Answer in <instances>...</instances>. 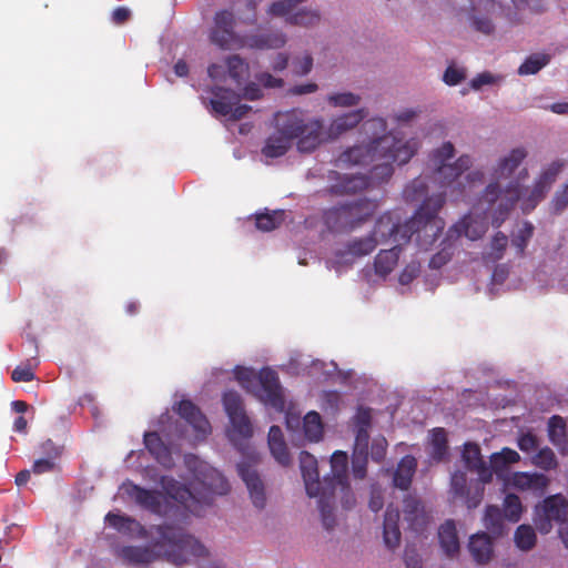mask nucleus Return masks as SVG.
Masks as SVG:
<instances>
[{"instance_id":"bb28decb","label":"nucleus","mask_w":568,"mask_h":568,"mask_svg":"<svg viewBox=\"0 0 568 568\" xmlns=\"http://www.w3.org/2000/svg\"><path fill=\"white\" fill-rule=\"evenodd\" d=\"M335 176H338V182L331 185V193L333 194H348L365 191L369 187H374L371 180L363 174L339 176L337 172H333Z\"/></svg>"},{"instance_id":"a18cd8bd","label":"nucleus","mask_w":568,"mask_h":568,"mask_svg":"<svg viewBox=\"0 0 568 568\" xmlns=\"http://www.w3.org/2000/svg\"><path fill=\"white\" fill-rule=\"evenodd\" d=\"M429 190L427 185V176L415 178L404 189V199L407 202H416L424 197Z\"/></svg>"},{"instance_id":"2f4dec72","label":"nucleus","mask_w":568,"mask_h":568,"mask_svg":"<svg viewBox=\"0 0 568 568\" xmlns=\"http://www.w3.org/2000/svg\"><path fill=\"white\" fill-rule=\"evenodd\" d=\"M510 483L511 486L519 490H531L535 494H542L548 486V478L545 474L515 473Z\"/></svg>"},{"instance_id":"0e129e2a","label":"nucleus","mask_w":568,"mask_h":568,"mask_svg":"<svg viewBox=\"0 0 568 568\" xmlns=\"http://www.w3.org/2000/svg\"><path fill=\"white\" fill-rule=\"evenodd\" d=\"M271 455L281 466H287L291 462L285 443H268Z\"/></svg>"},{"instance_id":"a878e982","label":"nucleus","mask_w":568,"mask_h":568,"mask_svg":"<svg viewBox=\"0 0 568 568\" xmlns=\"http://www.w3.org/2000/svg\"><path fill=\"white\" fill-rule=\"evenodd\" d=\"M286 43V36L282 31H263L245 36L244 44L248 49L271 50L280 49Z\"/></svg>"},{"instance_id":"de8ad7c7","label":"nucleus","mask_w":568,"mask_h":568,"mask_svg":"<svg viewBox=\"0 0 568 568\" xmlns=\"http://www.w3.org/2000/svg\"><path fill=\"white\" fill-rule=\"evenodd\" d=\"M440 251L436 252L434 256L429 260V267L434 270H439L447 262L450 261L453 256V251L455 250V244L452 240L446 239L440 243Z\"/></svg>"},{"instance_id":"aec40b11","label":"nucleus","mask_w":568,"mask_h":568,"mask_svg":"<svg viewBox=\"0 0 568 568\" xmlns=\"http://www.w3.org/2000/svg\"><path fill=\"white\" fill-rule=\"evenodd\" d=\"M179 416L189 425L193 426L195 439H204L210 434L211 426L200 408L190 399H182L175 407Z\"/></svg>"},{"instance_id":"69168bd1","label":"nucleus","mask_w":568,"mask_h":568,"mask_svg":"<svg viewBox=\"0 0 568 568\" xmlns=\"http://www.w3.org/2000/svg\"><path fill=\"white\" fill-rule=\"evenodd\" d=\"M471 27L486 36H490L495 31V24L485 16L471 17Z\"/></svg>"},{"instance_id":"ddd939ff","label":"nucleus","mask_w":568,"mask_h":568,"mask_svg":"<svg viewBox=\"0 0 568 568\" xmlns=\"http://www.w3.org/2000/svg\"><path fill=\"white\" fill-rule=\"evenodd\" d=\"M235 22V14L232 10L216 11L209 33L211 43L220 49H229L234 44L236 41Z\"/></svg>"},{"instance_id":"473e14b6","label":"nucleus","mask_w":568,"mask_h":568,"mask_svg":"<svg viewBox=\"0 0 568 568\" xmlns=\"http://www.w3.org/2000/svg\"><path fill=\"white\" fill-rule=\"evenodd\" d=\"M417 467L416 458L412 455H405L400 458L398 466L394 471L393 484L394 487L407 490L410 487L412 478H414Z\"/></svg>"},{"instance_id":"f257e3e1","label":"nucleus","mask_w":568,"mask_h":568,"mask_svg":"<svg viewBox=\"0 0 568 568\" xmlns=\"http://www.w3.org/2000/svg\"><path fill=\"white\" fill-rule=\"evenodd\" d=\"M419 142L416 139L402 141L394 133H384L383 135L371 140L365 145H354L342 154L337 160L338 165H369L375 163L369 171V179L373 185H381L389 181L394 174V166L404 165L416 154Z\"/></svg>"},{"instance_id":"58836bf2","label":"nucleus","mask_w":568,"mask_h":568,"mask_svg":"<svg viewBox=\"0 0 568 568\" xmlns=\"http://www.w3.org/2000/svg\"><path fill=\"white\" fill-rule=\"evenodd\" d=\"M285 221V212L275 210L273 212H263L255 215V227L261 232H271L278 229Z\"/></svg>"},{"instance_id":"e2e57ef3","label":"nucleus","mask_w":568,"mask_h":568,"mask_svg":"<svg viewBox=\"0 0 568 568\" xmlns=\"http://www.w3.org/2000/svg\"><path fill=\"white\" fill-rule=\"evenodd\" d=\"M465 78L466 73L464 69L458 68L455 64H450L448 68H446L444 77H442V80H444L445 84L449 87H455L459 84L463 80H465Z\"/></svg>"},{"instance_id":"5701e85b","label":"nucleus","mask_w":568,"mask_h":568,"mask_svg":"<svg viewBox=\"0 0 568 568\" xmlns=\"http://www.w3.org/2000/svg\"><path fill=\"white\" fill-rule=\"evenodd\" d=\"M300 468L306 494L308 496H317L318 489L324 485V480H320L318 462H316L314 455L305 450L301 452Z\"/></svg>"},{"instance_id":"f704fd0d","label":"nucleus","mask_w":568,"mask_h":568,"mask_svg":"<svg viewBox=\"0 0 568 568\" xmlns=\"http://www.w3.org/2000/svg\"><path fill=\"white\" fill-rule=\"evenodd\" d=\"M144 446L148 448L150 455L154 457L156 462L165 467H170L171 459L169 447L164 445L160 435L155 432H148L144 434Z\"/></svg>"},{"instance_id":"4c0bfd02","label":"nucleus","mask_w":568,"mask_h":568,"mask_svg":"<svg viewBox=\"0 0 568 568\" xmlns=\"http://www.w3.org/2000/svg\"><path fill=\"white\" fill-rule=\"evenodd\" d=\"M447 435L444 427H435L430 430V458L442 462L447 456Z\"/></svg>"},{"instance_id":"c756f323","label":"nucleus","mask_w":568,"mask_h":568,"mask_svg":"<svg viewBox=\"0 0 568 568\" xmlns=\"http://www.w3.org/2000/svg\"><path fill=\"white\" fill-rule=\"evenodd\" d=\"M438 539L440 548L444 550L446 557L454 558L459 554V537H457L454 520H445V523L439 526Z\"/></svg>"},{"instance_id":"13d9d810","label":"nucleus","mask_w":568,"mask_h":568,"mask_svg":"<svg viewBox=\"0 0 568 568\" xmlns=\"http://www.w3.org/2000/svg\"><path fill=\"white\" fill-rule=\"evenodd\" d=\"M227 70L230 78L234 79L235 83H240L245 72L248 70V65L240 55H233L227 59Z\"/></svg>"},{"instance_id":"5fc2aeb1","label":"nucleus","mask_w":568,"mask_h":568,"mask_svg":"<svg viewBox=\"0 0 568 568\" xmlns=\"http://www.w3.org/2000/svg\"><path fill=\"white\" fill-rule=\"evenodd\" d=\"M234 377L239 381L240 385L245 388V390H252L258 381V373H255L253 368L239 366L234 369Z\"/></svg>"},{"instance_id":"4be33fe9","label":"nucleus","mask_w":568,"mask_h":568,"mask_svg":"<svg viewBox=\"0 0 568 568\" xmlns=\"http://www.w3.org/2000/svg\"><path fill=\"white\" fill-rule=\"evenodd\" d=\"M487 231V223L484 217H474L471 214L464 216L456 225L446 233V239L452 241L465 236L471 241L479 240Z\"/></svg>"},{"instance_id":"e433bc0d","label":"nucleus","mask_w":568,"mask_h":568,"mask_svg":"<svg viewBox=\"0 0 568 568\" xmlns=\"http://www.w3.org/2000/svg\"><path fill=\"white\" fill-rule=\"evenodd\" d=\"M519 459L520 455L509 447H505L501 452L490 455L488 466L491 470V475H503L511 464L517 463Z\"/></svg>"},{"instance_id":"052dcab7","label":"nucleus","mask_w":568,"mask_h":568,"mask_svg":"<svg viewBox=\"0 0 568 568\" xmlns=\"http://www.w3.org/2000/svg\"><path fill=\"white\" fill-rule=\"evenodd\" d=\"M551 184H545L539 181L535 182L534 189L530 191L528 200L525 201V209L532 210L541 200L545 199L546 193L550 190Z\"/></svg>"},{"instance_id":"c85d7f7f","label":"nucleus","mask_w":568,"mask_h":568,"mask_svg":"<svg viewBox=\"0 0 568 568\" xmlns=\"http://www.w3.org/2000/svg\"><path fill=\"white\" fill-rule=\"evenodd\" d=\"M468 549L471 558L479 565H488L493 556V544L486 532H477L470 537Z\"/></svg>"},{"instance_id":"6e6d98bb","label":"nucleus","mask_w":568,"mask_h":568,"mask_svg":"<svg viewBox=\"0 0 568 568\" xmlns=\"http://www.w3.org/2000/svg\"><path fill=\"white\" fill-rule=\"evenodd\" d=\"M534 464L535 466L549 471L551 469H555L557 467V460L555 453L548 448H541L534 457Z\"/></svg>"},{"instance_id":"0eeeda50","label":"nucleus","mask_w":568,"mask_h":568,"mask_svg":"<svg viewBox=\"0 0 568 568\" xmlns=\"http://www.w3.org/2000/svg\"><path fill=\"white\" fill-rule=\"evenodd\" d=\"M375 200L359 199L337 205L325 212V224L334 232H352L374 215Z\"/></svg>"},{"instance_id":"603ef678","label":"nucleus","mask_w":568,"mask_h":568,"mask_svg":"<svg viewBox=\"0 0 568 568\" xmlns=\"http://www.w3.org/2000/svg\"><path fill=\"white\" fill-rule=\"evenodd\" d=\"M505 518L511 523H517L521 515V501L515 494H507L504 501Z\"/></svg>"},{"instance_id":"c9c22d12","label":"nucleus","mask_w":568,"mask_h":568,"mask_svg":"<svg viewBox=\"0 0 568 568\" xmlns=\"http://www.w3.org/2000/svg\"><path fill=\"white\" fill-rule=\"evenodd\" d=\"M332 477H324L326 488H334V483H347V455L343 450H335L331 456Z\"/></svg>"},{"instance_id":"37998d69","label":"nucleus","mask_w":568,"mask_h":568,"mask_svg":"<svg viewBox=\"0 0 568 568\" xmlns=\"http://www.w3.org/2000/svg\"><path fill=\"white\" fill-rule=\"evenodd\" d=\"M320 12L313 9H301L300 11L286 17V24L298 27H313L318 24Z\"/></svg>"},{"instance_id":"20e7f679","label":"nucleus","mask_w":568,"mask_h":568,"mask_svg":"<svg viewBox=\"0 0 568 568\" xmlns=\"http://www.w3.org/2000/svg\"><path fill=\"white\" fill-rule=\"evenodd\" d=\"M445 192L426 196L414 216L404 223V233L400 234L402 241L408 243L415 236L416 244L420 250L428 251L445 229V221L437 215L445 205Z\"/></svg>"},{"instance_id":"49530a36","label":"nucleus","mask_w":568,"mask_h":568,"mask_svg":"<svg viewBox=\"0 0 568 568\" xmlns=\"http://www.w3.org/2000/svg\"><path fill=\"white\" fill-rule=\"evenodd\" d=\"M515 545L524 551L531 550L536 545L535 529L529 525H521L515 531Z\"/></svg>"},{"instance_id":"dca6fc26","label":"nucleus","mask_w":568,"mask_h":568,"mask_svg":"<svg viewBox=\"0 0 568 568\" xmlns=\"http://www.w3.org/2000/svg\"><path fill=\"white\" fill-rule=\"evenodd\" d=\"M122 490L124 494L129 496L130 499L134 500V503L143 509L152 513V514H163L164 511V497L158 490L144 489L133 483H124L122 486Z\"/></svg>"},{"instance_id":"bf43d9fd","label":"nucleus","mask_w":568,"mask_h":568,"mask_svg":"<svg viewBox=\"0 0 568 568\" xmlns=\"http://www.w3.org/2000/svg\"><path fill=\"white\" fill-rule=\"evenodd\" d=\"M507 247V236L504 232L497 231L494 235V239L490 241V254L489 257L491 261L496 262L501 260L505 255V251Z\"/></svg>"},{"instance_id":"680f3d73","label":"nucleus","mask_w":568,"mask_h":568,"mask_svg":"<svg viewBox=\"0 0 568 568\" xmlns=\"http://www.w3.org/2000/svg\"><path fill=\"white\" fill-rule=\"evenodd\" d=\"M313 65L314 60L306 53L293 60V63H291V72H293L295 77H305L311 72Z\"/></svg>"},{"instance_id":"1a4fd4ad","label":"nucleus","mask_w":568,"mask_h":568,"mask_svg":"<svg viewBox=\"0 0 568 568\" xmlns=\"http://www.w3.org/2000/svg\"><path fill=\"white\" fill-rule=\"evenodd\" d=\"M519 199L520 185L517 182H511L506 189H501L497 182L487 184L481 193V201L488 205L497 203L491 225L499 227Z\"/></svg>"},{"instance_id":"4d7b16f0","label":"nucleus","mask_w":568,"mask_h":568,"mask_svg":"<svg viewBox=\"0 0 568 568\" xmlns=\"http://www.w3.org/2000/svg\"><path fill=\"white\" fill-rule=\"evenodd\" d=\"M566 161L556 160L541 171L539 178L536 181H539L545 184L552 185L556 181V178L561 173V170L565 169Z\"/></svg>"},{"instance_id":"b1692460","label":"nucleus","mask_w":568,"mask_h":568,"mask_svg":"<svg viewBox=\"0 0 568 568\" xmlns=\"http://www.w3.org/2000/svg\"><path fill=\"white\" fill-rule=\"evenodd\" d=\"M462 460H464L466 469L476 473L480 477V481H491V470L481 457L480 447L477 444L465 443L464 450H462Z\"/></svg>"},{"instance_id":"9b49d317","label":"nucleus","mask_w":568,"mask_h":568,"mask_svg":"<svg viewBox=\"0 0 568 568\" xmlns=\"http://www.w3.org/2000/svg\"><path fill=\"white\" fill-rule=\"evenodd\" d=\"M247 392L255 395L264 405H270L278 410L284 408L285 400L284 395H282L278 374L272 368H261L257 386Z\"/></svg>"},{"instance_id":"09e8293b","label":"nucleus","mask_w":568,"mask_h":568,"mask_svg":"<svg viewBox=\"0 0 568 568\" xmlns=\"http://www.w3.org/2000/svg\"><path fill=\"white\" fill-rule=\"evenodd\" d=\"M306 0H277L270 4L267 13L271 17H290L294 14L295 8Z\"/></svg>"},{"instance_id":"a211bd4d","label":"nucleus","mask_w":568,"mask_h":568,"mask_svg":"<svg viewBox=\"0 0 568 568\" xmlns=\"http://www.w3.org/2000/svg\"><path fill=\"white\" fill-rule=\"evenodd\" d=\"M104 521L118 532L123 534L131 538H154L155 530L153 528L159 525H153L149 529L142 526L139 520L129 517L126 515H120L115 513H108L106 517H104Z\"/></svg>"},{"instance_id":"39448f33","label":"nucleus","mask_w":568,"mask_h":568,"mask_svg":"<svg viewBox=\"0 0 568 568\" xmlns=\"http://www.w3.org/2000/svg\"><path fill=\"white\" fill-rule=\"evenodd\" d=\"M229 490L230 485L223 474L204 465L197 480L190 483V487H175L174 491H170V496L183 505L186 510L200 516L204 506H211L215 495H226Z\"/></svg>"},{"instance_id":"774afa93","label":"nucleus","mask_w":568,"mask_h":568,"mask_svg":"<svg viewBox=\"0 0 568 568\" xmlns=\"http://www.w3.org/2000/svg\"><path fill=\"white\" fill-rule=\"evenodd\" d=\"M568 205V189L564 187L561 191H557L554 200H551V206H554L555 213H561Z\"/></svg>"},{"instance_id":"f3484780","label":"nucleus","mask_w":568,"mask_h":568,"mask_svg":"<svg viewBox=\"0 0 568 568\" xmlns=\"http://www.w3.org/2000/svg\"><path fill=\"white\" fill-rule=\"evenodd\" d=\"M403 233V224L398 215L392 212H385L376 220L373 232L368 236H374L379 243L386 244L390 241L395 245H404L405 243L400 239Z\"/></svg>"},{"instance_id":"ea45409f","label":"nucleus","mask_w":568,"mask_h":568,"mask_svg":"<svg viewBox=\"0 0 568 568\" xmlns=\"http://www.w3.org/2000/svg\"><path fill=\"white\" fill-rule=\"evenodd\" d=\"M324 434V425L321 415L315 410H310L304 416V435L310 442L316 443Z\"/></svg>"},{"instance_id":"6e6552de","label":"nucleus","mask_w":568,"mask_h":568,"mask_svg":"<svg viewBox=\"0 0 568 568\" xmlns=\"http://www.w3.org/2000/svg\"><path fill=\"white\" fill-rule=\"evenodd\" d=\"M337 495H339L341 505L344 509H351L355 506V496L352 493L349 481L334 483V488H326L323 485L318 489V495L310 496L318 499L321 520H323L325 529H332L335 526L334 504Z\"/></svg>"},{"instance_id":"338daca9","label":"nucleus","mask_w":568,"mask_h":568,"mask_svg":"<svg viewBox=\"0 0 568 568\" xmlns=\"http://www.w3.org/2000/svg\"><path fill=\"white\" fill-rule=\"evenodd\" d=\"M366 463L367 454H353V474L355 478H365Z\"/></svg>"},{"instance_id":"a19ab883","label":"nucleus","mask_w":568,"mask_h":568,"mask_svg":"<svg viewBox=\"0 0 568 568\" xmlns=\"http://www.w3.org/2000/svg\"><path fill=\"white\" fill-rule=\"evenodd\" d=\"M526 159L525 149H515L510 151L509 155L501 159L497 164L496 174L500 176L510 175L515 172L518 165Z\"/></svg>"},{"instance_id":"3c124183","label":"nucleus","mask_w":568,"mask_h":568,"mask_svg":"<svg viewBox=\"0 0 568 568\" xmlns=\"http://www.w3.org/2000/svg\"><path fill=\"white\" fill-rule=\"evenodd\" d=\"M326 102L334 108H354L361 102V97L352 92H341L328 94Z\"/></svg>"},{"instance_id":"6ab92c4d","label":"nucleus","mask_w":568,"mask_h":568,"mask_svg":"<svg viewBox=\"0 0 568 568\" xmlns=\"http://www.w3.org/2000/svg\"><path fill=\"white\" fill-rule=\"evenodd\" d=\"M402 515L408 529L419 534L429 523V515L425 510V506L420 499L415 496H406L402 501Z\"/></svg>"},{"instance_id":"4468645a","label":"nucleus","mask_w":568,"mask_h":568,"mask_svg":"<svg viewBox=\"0 0 568 568\" xmlns=\"http://www.w3.org/2000/svg\"><path fill=\"white\" fill-rule=\"evenodd\" d=\"M223 406L234 430L241 437L250 438L252 436V426L248 416L245 414L241 395L234 390L224 392Z\"/></svg>"},{"instance_id":"9d476101","label":"nucleus","mask_w":568,"mask_h":568,"mask_svg":"<svg viewBox=\"0 0 568 568\" xmlns=\"http://www.w3.org/2000/svg\"><path fill=\"white\" fill-rule=\"evenodd\" d=\"M568 501L561 494H555L536 505L535 526L541 534L550 532L552 525L568 523Z\"/></svg>"},{"instance_id":"864d4df0","label":"nucleus","mask_w":568,"mask_h":568,"mask_svg":"<svg viewBox=\"0 0 568 568\" xmlns=\"http://www.w3.org/2000/svg\"><path fill=\"white\" fill-rule=\"evenodd\" d=\"M548 63L547 55H531L517 69L519 75H534Z\"/></svg>"},{"instance_id":"72a5a7b5","label":"nucleus","mask_w":568,"mask_h":568,"mask_svg":"<svg viewBox=\"0 0 568 568\" xmlns=\"http://www.w3.org/2000/svg\"><path fill=\"white\" fill-rule=\"evenodd\" d=\"M400 246L394 245L389 250L379 251L378 255L374 260L375 274L382 278H385L390 272L394 271L397 260H399Z\"/></svg>"},{"instance_id":"c03bdc74","label":"nucleus","mask_w":568,"mask_h":568,"mask_svg":"<svg viewBox=\"0 0 568 568\" xmlns=\"http://www.w3.org/2000/svg\"><path fill=\"white\" fill-rule=\"evenodd\" d=\"M534 232L535 226L529 221H525L521 227L511 236V246L516 248L517 255H525L527 244H529Z\"/></svg>"},{"instance_id":"423d86ee","label":"nucleus","mask_w":568,"mask_h":568,"mask_svg":"<svg viewBox=\"0 0 568 568\" xmlns=\"http://www.w3.org/2000/svg\"><path fill=\"white\" fill-rule=\"evenodd\" d=\"M455 155V148L450 142H445L430 155L435 169L433 172L434 183L439 189H450L456 199L466 196L465 184L459 181L462 174L469 170L471 159L469 155H460L453 164H446Z\"/></svg>"},{"instance_id":"cd10ccee","label":"nucleus","mask_w":568,"mask_h":568,"mask_svg":"<svg viewBox=\"0 0 568 568\" xmlns=\"http://www.w3.org/2000/svg\"><path fill=\"white\" fill-rule=\"evenodd\" d=\"M366 115L367 112L365 109H357L335 118L329 125V139L338 138L339 134L351 131L361 122H363Z\"/></svg>"},{"instance_id":"f03ea898","label":"nucleus","mask_w":568,"mask_h":568,"mask_svg":"<svg viewBox=\"0 0 568 568\" xmlns=\"http://www.w3.org/2000/svg\"><path fill=\"white\" fill-rule=\"evenodd\" d=\"M153 529L155 537H150V545L124 546L120 548V557L130 565H150L164 560L178 567L189 564L193 558L206 557L204 545L185 534L183 528L160 525Z\"/></svg>"},{"instance_id":"7c9ffc66","label":"nucleus","mask_w":568,"mask_h":568,"mask_svg":"<svg viewBox=\"0 0 568 568\" xmlns=\"http://www.w3.org/2000/svg\"><path fill=\"white\" fill-rule=\"evenodd\" d=\"M399 510L390 505L384 517V542L388 549H396L400 544Z\"/></svg>"},{"instance_id":"79ce46f5","label":"nucleus","mask_w":568,"mask_h":568,"mask_svg":"<svg viewBox=\"0 0 568 568\" xmlns=\"http://www.w3.org/2000/svg\"><path fill=\"white\" fill-rule=\"evenodd\" d=\"M547 434L549 439L556 447H561L566 444V422L561 416L554 415L547 423Z\"/></svg>"},{"instance_id":"8fccbe9b","label":"nucleus","mask_w":568,"mask_h":568,"mask_svg":"<svg viewBox=\"0 0 568 568\" xmlns=\"http://www.w3.org/2000/svg\"><path fill=\"white\" fill-rule=\"evenodd\" d=\"M503 518H505V515L501 513L500 508L495 505H489L486 507L484 520L486 529L490 530V532H501Z\"/></svg>"},{"instance_id":"412c9836","label":"nucleus","mask_w":568,"mask_h":568,"mask_svg":"<svg viewBox=\"0 0 568 568\" xmlns=\"http://www.w3.org/2000/svg\"><path fill=\"white\" fill-rule=\"evenodd\" d=\"M237 471L245 483V487L248 489L251 501H253L254 506L258 509H263L266 501L264 483L261 480L256 470L252 468L250 462H240Z\"/></svg>"},{"instance_id":"2eb2a0df","label":"nucleus","mask_w":568,"mask_h":568,"mask_svg":"<svg viewBox=\"0 0 568 568\" xmlns=\"http://www.w3.org/2000/svg\"><path fill=\"white\" fill-rule=\"evenodd\" d=\"M485 484L486 483L481 481L479 477L473 484L468 485L466 473L463 470H456L450 476L452 493L465 500L469 509H474L480 504L483 493L485 491Z\"/></svg>"},{"instance_id":"7ed1b4c3","label":"nucleus","mask_w":568,"mask_h":568,"mask_svg":"<svg viewBox=\"0 0 568 568\" xmlns=\"http://www.w3.org/2000/svg\"><path fill=\"white\" fill-rule=\"evenodd\" d=\"M275 131L265 140L261 153L267 159H278L286 154L292 141L297 140L300 153L310 154L324 142V121L321 118H306L302 110H286L274 115Z\"/></svg>"},{"instance_id":"393cba45","label":"nucleus","mask_w":568,"mask_h":568,"mask_svg":"<svg viewBox=\"0 0 568 568\" xmlns=\"http://www.w3.org/2000/svg\"><path fill=\"white\" fill-rule=\"evenodd\" d=\"M379 244L382 243L374 236L366 235L364 237H358L346 243L344 250L335 252V257H337L338 263H348L351 260L346 258V256L355 258L369 255Z\"/></svg>"},{"instance_id":"f8f14e48","label":"nucleus","mask_w":568,"mask_h":568,"mask_svg":"<svg viewBox=\"0 0 568 568\" xmlns=\"http://www.w3.org/2000/svg\"><path fill=\"white\" fill-rule=\"evenodd\" d=\"M213 98L210 100L211 108L220 115L229 116L231 121L243 119L251 111L247 104H239V95L224 87H213L210 90Z\"/></svg>"}]
</instances>
